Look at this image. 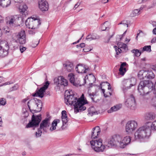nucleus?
<instances>
[{"label":"nucleus","mask_w":156,"mask_h":156,"mask_svg":"<svg viewBox=\"0 0 156 156\" xmlns=\"http://www.w3.org/2000/svg\"><path fill=\"white\" fill-rule=\"evenodd\" d=\"M27 104L30 111L33 114L40 112L41 110L42 103L41 100L35 98L28 101Z\"/></svg>","instance_id":"nucleus-4"},{"label":"nucleus","mask_w":156,"mask_h":156,"mask_svg":"<svg viewBox=\"0 0 156 156\" xmlns=\"http://www.w3.org/2000/svg\"><path fill=\"white\" fill-rule=\"evenodd\" d=\"M92 49L89 48H88L86 47L83 49V51L84 52H88L92 50Z\"/></svg>","instance_id":"nucleus-48"},{"label":"nucleus","mask_w":156,"mask_h":156,"mask_svg":"<svg viewBox=\"0 0 156 156\" xmlns=\"http://www.w3.org/2000/svg\"><path fill=\"white\" fill-rule=\"evenodd\" d=\"M79 82L77 81V82L75 83V85H79V86H81L84 85L86 83V79H80Z\"/></svg>","instance_id":"nucleus-33"},{"label":"nucleus","mask_w":156,"mask_h":156,"mask_svg":"<svg viewBox=\"0 0 156 156\" xmlns=\"http://www.w3.org/2000/svg\"><path fill=\"white\" fill-rule=\"evenodd\" d=\"M10 3V0H0V6L3 8L7 7Z\"/></svg>","instance_id":"nucleus-22"},{"label":"nucleus","mask_w":156,"mask_h":156,"mask_svg":"<svg viewBox=\"0 0 156 156\" xmlns=\"http://www.w3.org/2000/svg\"><path fill=\"white\" fill-rule=\"evenodd\" d=\"M80 44V48H83L85 46V44L84 43H82Z\"/></svg>","instance_id":"nucleus-63"},{"label":"nucleus","mask_w":156,"mask_h":156,"mask_svg":"<svg viewBox=\"0 0 156 156\" xmlns=\"http://www.w3.org/2000/svg\"><path fill=\"white\" fill-rule=\"evenodd\" d=\"M130 86H129V87L128 88H130L132 87L135 85L136 83V79H130Z\"/></svg>","instance_id":"nucleus-39"},{"label":"nucleus","mask_w":156,"mask_h":156,"mask_svg":"<svg viewBox=\"0 0 156 156\" xmlns=\"http://www.w3.org/2000/svg\"><path fill=\"white\" fill-rule=\"evenodd\" d=\"M155 75L153 72L150 71L149 72L146 74V78H154Z\"/></svg>","instance_id":"nucleus-38"},{"label":"nucleus","mask_w":156,"mask_h":156,"mask_svg":"<svg viewBox=\"0 0 156 156\" xmlns=\"http://www.w3.org/2000/svg\"><path fill=\"white\" fill-rule=\"evenodd\" d=\"M80 79H69L70 81V83L73 84L74 86H79V85H75V83H77V81H79Z\"/></svg>","instance_id":"nucleus-40"},{"label":"nucleus","mask_w":156,"mask_h":156,"mask_svg":"<svg viewBox=\"0 0 156 156\" xmlns=\"http://www.w3.org/2000/svg\"><path fill=\"white\" fill-rule=\"evenodd\" d=\"M5 32V33H8L9 31V27H7L6 26L5 27H4L3 28Z\"/></svg>","instance_id":"nucleus-50"},{"label":"nucleus","mask_w":156,"mask_h":156,"mask_svg":"<svg viewBox=\"0 0 156 156\" xmlns=\"http://www.w3.org/2000/svg\"><path fill=\"white\" fill-rule=\"evenodd\" d=\"M60 120L58 119L54 120L52 123L51 126L50 127V130L52 131L56 129V126H57V123L59 122Z\"/></svg>","instance_id":"nucleus-25"},{"label":"nucleus","mask_w":156,"mask_h":156,"mask_svg":"<svg viewBox=\"0 0 156 156\" xmlns=\"http://www.w3.org/2000/svg\"><path fill=\"white\" fill-rule=\"evenodd\" d=\"M6 104V100L5 99L2 98L0 100V105H4Z\"/></svg>","instance_id":"nucleus-46"},{"label":"nucleus","mask_w":156,"mask_h":156,"mask_svg":"<svg viewBox=\"0 0 156 156\" xmlns=\"http://www.w3.org/2000/svg\"><path fill=\"white\" fill-rule=\"evenodd\" d=\"M121 108V105H116L112 107L110 109L108 110V113H111L119 110Z\"/></svg>","instance_id":"nucleus-28"},{"label":"nucleus","mask_w":156,"mask_h":156,"mask_svg":"<svg viewBox=\"0 0 156 156\" xmlns=\"http://www.w3.org/2000/svg\"><path fill=\"white\" fill-rule=\"evenodd\" d=\"M127 31V29L125 31V32L123 33V34L122 35H120V36H121V37H120V40H121V39H122V37L124 36H125V34L126 33Z\"/></svg>","instance_id":"nucleus-58"},{"label":"nucleus","mask_w":156,"mask_h":156,"mask_svg":"<svg viewBox=\"0 0 156 156\" xmlns=\"http://www.w3.org/2000/svg\"><path fill=\"white\" fill-rule=\"evenodd\" d=\"M126 105L131 109H134L135 106V100L133 94H131L129 97L125 101Z\"/></svg>","instance_id":"nucleus-13"},{"label":"nucleus","mask_w":156,"mask_h":156,"mask_svg":"<svg viewBox=\"0 0 156 156\" xmlns=\"http://www.w3.org/2000/svg\"><path fill=\"white\" fill-rule=\"evenodd\" d=\"M156 117V115L153 113H148L146 116V119L148 120L154 119Z\"/></svg>","instance_id":"nucleus-31"},{"label":"nucleus","mask_w":156,"mask_h":156,"mask_svg":"<svg viewBox=\"0 0 156 156\" xmlns=\"http://www.w3.org/2000/svg\"><path fill=\"white\" fill-rule=\"evenodd\" d=\"M102 90L103 92V93L104 94V96L105 97H107L108 96L104 93L105 92V90L104 89H102Z\"/></svg>","instance_id":"nucleus-62"},{"label":"nucleus","mask_w":156,"mask_h":156,"mask_svg":"<svg viewBox=\"0 0 156 156\" xmlns=\"http://www.w3.org/2000/svg\"><path fill=\"white\" fill-rule=\"evenodd\" d=\"M40 20L37 17H33L28 18L26 21L25 24L27 27L29 29H36L40 25Z\"/></svg>","instance_id":"nucleus-6"},{"label":"nucleus","mask_w":156,"mask_h":156,"mask_svg":"<svg viewBox=\"0 0 156 156\" xmlns=\"http://www.w3.org/2000/svg\"><path fill=\"white\" fill-rule=\"evenodd\" d=\"M131 140V137L126 136L122 138V136L119 134H115L108 139L105 145L102 144V140L101 139L98 140H92L90 144L92 149L97 152H103L104 151L105 145L109 148L113 146H119L121 148H124L129 144Z\"/></svg>","instance_id":"nucleus-1"},{"label":"nucleus","mask_w":156,"mask_h":156,"mask_svg":"<svg viewBox=\"0 0 156 156\" xmlns=\"http://www.w3.org/2000/svg\"><path fill=\"white\" fill-rule=\"evenodd\" d=\"M41 130V129L40 128V127L38 129L37 131L35 133V136L36 137H39L41 136L42 133V132Z\"/></svg>","instance_id":"nucleus-41"},{"label":"nucleus","mask_w":156,"mask_h":156,"mask_svg":"<svg viewBox=\"0 0 156 156\" xmlns=\"http://www.w3.org/2000/svg\"><path fill=\"white\" fill-rule=\"evenodd\" d=\"M130 81V79H126V81L127 83V84H126L127 86H130L131 83Z\"/></svg>","instance_id":"nucleus-49"},{"label":"nucleus","mask_w":156,"mask_h":156,"mask_svg":"<svg viewBox=\"0 0 156 156\" xmlns=\"http://www.w3.org/2000/svg\"><path fill=\"white\" fill-rule=\"evenodd\" d=\"M62 115L63 125H64V124H66L68 122L66 111L65 110L62 111Z\"/></svg>","instance_id":"nucleus-23"},{"label":"nucleus","mask_w":156,"mask_h":156,"mask_svg":"<svg viewBox=\"0 0 156 156\" xmlns=\"http://www.w3.org/2000/svg\"><path fill=\"white\" fill-rule=\"evenodd\" d=\"M151 51V46L150 45L144 46L142 48L141 50L142 52L144 51H146L147 52H150Z\"/></svg>","instance_id":"nucleus-37"},{"label":"nucleus","mask_w":156,"mask_h":156,"mask_svg":"<svg viewBox=\"0 0 156 156\" xmlns=\"http://www.w3.org/2000/svg\"><path fill=\"white\" fill-rule=\"evenodd\" d=\"M153 34H156V27L153 30Z\"/></svg>","instance_id":"nucleus-64"},{"label":"nucleus","mask_w":156,"mask_h":156,"mask_svg":"<svg viewBox=\"0 0 156 156\" xmlns=\"http://www.w3.org/2000/svg\"><path fill=\"white\" fill-rule=\"evenodd\" d=\"M122 84H124V86H127L126 84H127V83L126 81V79H124L123 81H122Z\"/></svg>","instance_id":"nucleus-59"},{"label":"nucleus","mask_w":156,"mask_h":156,"mask_svg":"<svg viewBox=\"0 0 156 156\" xmlns=\"http://www.w3.org/2000/svg\"><path fill=\"white\" fill-rule=\"evenodd\" d=\"M109 23L108 21H106L104 23L101 25V30L102 31H105L107 29L108 30L109 29Z\"/></svg>","instance_id":"nucleus-32"},{"label":"nucleus","mask_w":156,"mask_h":156,"mask_svg":"<svg viewBox=\"0 0 156 156\" xmlns=\"http://www.w3.org/2000/svg\"><path fill=\"white\" fill-rule=\"evenodd\" d=\"M156 42V37L153 38L151 41V43H154Z\"/></svg>","instance_id":"nucleus-56"},{"label":"nucleus","mask_w":156,"mask_h":156,"mask_svg":"<svg viewBox=\"0 0 156 156\" xmlns=\"http://www.w3.org/2000/svg\"><path fill=\"white\" fill-rule=\"evenodd\" d=\"M7 24L11 27L19 26L24 21L23 17L19 15L8 16L6 18Z\"/></svg>","instance_id":"nucleus-5"},{"label":"nucleus","mask_w":156,"mask_h":156,"mask_svg":"<svg viewBox=\"0 0 156 156\" xmlns=\"http://www.w3.org/2000/svg\"><path fill=\"white\" fill-rule=\"evenodd\" d=\"M126 65L125 62H123L121 65L120 68L119 69V74L123 76L126 71V68H123Z\"/></svg>","instance_id":"nucleus-24"},{"label":"nucleus","mask_w":156,"mask_h":156,"mask_svg":"<svg viewBox=\"0 0 156 156\" xmlns=\"http://www.w3.org/2000/svg\"><path fill=\"white\" fill-rule=\"evenodd\" d=\"M49 83L48 81H46L45 82V83L44 84L43 86L41 87L42 89H43L45 91V90L48 88V87L49 85Z\"/></svg>","instance_id":"nucleus-43"},{"label":"nucleus","mask_w":156,"mask_h":156,"mask_svg":"<svg viewBox=\"0 0 156 156\" xmlns=\"http://www.w3.org/2000/svg\"><path fill=\"white\" fill-rule=\"evenodd\" d=\"M118 45L119 48L125 51H126L128 50V47L126 44L120 42L118 43Z\"/></svg>","instance_id":"nucleus-27"},{"label":"nucleus","mask_w":156,"mask_h":156,"mask_svg":"<svg viewBox=\"0 0 156 156\" xmlns=\"http://www.w3.org/2000/svg\"><path fill=\"white\" fill-rule=\"evenodd\" d=\"M132 53L134 54V56L139 57L141 54L142 51H140L139 50L137 49H134L131 51Z\"/></svg>","instance_id":"nucleus-35"},{"label":"nucleus","mask_w":156,"mask_h":156,"mask_svg":"<svg viewBox=\"0 0 156 156\" xmlns=\"http://www.w3.org/2000/svg\"><path fill=\"white\" fill-rule=\"evenodd\" d=\"M28 7L26 5H23L20 6L19 10L20 13L22 14L23 16H25L27 14V9Z\"/></svg>","instance_id":"nucleus-19"},{"label":"nucleus","mask_w":156,"mask_h":156,"mask_svg":"<svg viewBox=\"0 0 156 156\" xmlns=\"http://www.w3.org/2000/svg\"><path fill=\"white\" fill-rule=\"evenodd\" d=\"M68 77L69 78H74L75 75L73 73H70L68 75Z\"/></svg>","instance_id":"nucleus-52"},{"label":"nucleus","mask_w":156,"mask_h":156,"mask_svg":"<svg viewBox=\"0 0 156 156\" xmlns=\"http://www.w3.org/2000/svg\"><path fill=\"white\" fill-rule=\"evenodd\" d=\"M72 91L66 90L65 95V102L67 105H73L74 106V111L76 113L85 110L86 107L84 105L87 103V100L84 99V95L82 94L81 97L77 99L76 97L74 96V94H71Z\"/></svg>","instance_id":"nucleus-2"},{"label":"nucleus","mask_w":156,"mask_h":156,"mask_svg":"<svg viewBox=\"0 0 156 156\" xmlns=\"http://www.w3.org/2000/svg\"><path fill=\"white\" fill-rule=\"evenodd\" d=\"M26 49V48L25 47H21V46L20 47V50L21 53H23Z\"/></svg>","instance_id":"nucleus-53"},{"label":"nucleus","mask_w":156,"mask_h":156,"mask_svg":"<svg viewBox=\"0 0 156 156\" xmlns=\"http://www.w3.org/2000/svg\"><path fill=\"white\" fill-rule=\"evenodd\" d=\"M129 86H123V87H122V90H123V92H124V94L125 97V98H126V95H125V93L127 91V90L128 89H130V88H129Z\"/></svg>","instance_id":"nucleus-45"},{"label":"nucleus","mask_w":156,"mask_h":156,"mask_svg":"<svg viewBox=\"0 0 156 156\" xmlns=\"http://www.w3.org/2000/svg\"><path fill=\"white\" fill-rule=\"evenodd\" d=\"M99 37L96 34H93L88 35L86 38V39L88 41H91L93 40H95L98 39Z\"/></svg>","instance_id":"nucleus-30"},{"label":"nucleus","mask_w":156,"mask_h":156,"mask_svg":"<svg viewBox=\"0 0 156 156\" xmlns=\"http://www.w3.org/2000/svg\"><path fill=\"white\" fill-rule=\"evenodd\" d=\"M90 89L89 88V89H88V94L89 96L90 97V98L91 99L92 101H94V99L93 97L96 94L94 92L91 93L90 92Z\"/></svg>","instance_id":"nucleus-42"},{"label":"nucleus","mask_w":156,"mask_h":156,"mask_svg":"<svg viewBox=\"0 0 156 156\" xmlns=\"http://www.w3.org/2000/svg\"><path fill=\"white\" fill-rule=\"evenodd\" d=\"M146 123L150 126V129L156 130V120L154 121L152 123L151 122H147Z\"/></svg>","instance_id":"nucleus-29"},{"label":"nucleus","mask_w":156,"mask_h":156,"mask_svg":"<svg viewBox=\"0 0 156 156\" xmlns=\"http://www.w3.org/2000/svg\"><path fill=\"white\" fill-rule=\"evenodd\" d=\"M151 23L154 27L156 26V22L154 21H152Z\"/></svg>","instance_id":"nucleus-61"},{"label":"nucleus","mask_w":156,"mask_h":156,"mask_svg":"<svg viewBox=\"0 0 156 156\" xmlns=\"http://www.w3.org/2000/svg\"><path fill=\"white\" fill-rule=\"evenodd\" d=\"M100 129L99 126H97L94 128L91 133V137L92 139H94L98 137L100 133Z\"/></svg>","instance_id":"nucleus-16"},{"label":"nucleus","mask_w":156,"mask_h":156,"mask_svg":"<svg viewBox=\"0 0 156 156\" xmlns=\"http://www.w3.org/2000/svg\"><path fill=\"white\" fill-rule=\"evenodd\" d=\"M151 133L150 126L146 123L145 125L139 127L135 133L136 139L140 140L148 138Z\"/></svg>","instance_id":"nucleus-3"},{"label":"nucleus","mask_w":156,"mask_h":156,"mask_svg":"<svg viewBox=\"0 0 156 156\" xmlns=\"http://www.w3.org/2000/svg\"><path fill=\"white\" fill-rule=\"evenodd\" d=\"M143 9V7H141L138 9H134L133 11L131 13L130 15L132 17H134L139 15L140 13V11Z\"/></svg>","instance_id":"nucleus-26"},{"label":"nucleus","mask_w":156,"mask_h":156,"mask_svg":"<svg viewBox=\"0 0 156 156\" xmlns=\"http://www.w3.org/2000/svg\"><path fill=\"white\" fill-rule=\"evenodd\" d=\"M146 73L144 71V70L140 71L138 74V76L140 78H144V77H146Z\"/></svg>","instance_id":"nucleus-34"},{"label":"nucleus","mask_w":156,"mask_h":156,"mask_svg":"<svg viewBox=\"0 0 156 156\" xmlns=\"http://www.w3.org/2000/svg\"><path fill=\"white\" fill-rule=\"evenodd\" d=\"M63 66L64 68L68 72L72 71L73 69V64L70 62H67L63 64Z\"/></svg>","instance_id":"nucleus-18"},{"label":"nucleus","mask_w":156,"mask_h":156,"mask_svg":"<svg viewBox=\"0 0 156 156\" xmlns=\"http://www.w3.org/2000/svg\"><path fill=\"white\" fill-rule=\"evenodd\" d=\"M119 25H121V27L122 28L126 27H128L127 21L126 20H123L119 24Z\"/></svg>","instance_id":"nucleus-36"},{"label":"nucleus","mask_w":156,"mask_h":156,"mask_svg":"<svg viewBox=\"0 0 156 156\" xmlns=\"http://www.w3.org/2000/svg\"><path fill=\"white\" fill-rule=\"evenodd\" d=\"M9 48L8 43L6 41H2L0 42V57H4L8 55Z\"/></svg>","instance_id":"nucleus-10"},{"label":"nucleus","mask_w":156,"mask_h":156,"mask_svg":"<svg viewBox=\"0 0 156 156\" xmlns=\"http://www.w3.org/2000/svg\"><path fill=\"white\" fill-rule=\"evenodd\" d=\"M4 22V18L1 15H0V23H3Z\"/></svg>","instance_id":"nucleus-55"},{"label":"nucleus","mask_w":156,"mask_h":156,"mask_svg":"<svg viewBox=\"0 0 156 156\" xmlns=\"http://www.w3.org/2000/svg\"><path fill=\"white\" fill-rule=\"evenodd\" d=\"M39 6L40 9L42 11H47L48 9V2L45 0H41L39 2Z\"/></svg>","instance_id":"nucleus-15"},{"label":"nucleus","mask_w":156,"mask_h":156,"mask_svg":"<svg viewBox=\"0 0 156 156\" xmlns=\"http://www.w3.org/2000/svg\"><path fill=\"white\" fill-rule=\"evenodd\" d=\"M18 87L17 85H15L14 86H13L12 87V90H16L18 89Z\"/></svg>","instance_id":"nucleus-54"},{"label":"nucleus","mask_w":156,"mask_h":156,"mask_svg":"<svg viewBox=\"0 0 156 156\" xmlns=\"http://www.w3.org/2000/svg\"><path fill=\"white\" fill-rule=\"evenodd\" d=\"M83 35L81 37L79 40H78L77 41L73 42V44H77V43H79V42L82 39V37H83Z\"/></svg>","instance_id":"nucleus-57"},{"label":"nucleus","mask_w":156,"mask_h":156,"mask_svg":"<svg viewBox=\"0 0 156 156\" xmlns=\"http://www.w3.org/2000/svg\"><path fill=\"white\" fill-rule=\"evenodd\" d=\"M97 113V112H96L90 111L87 114V115L89 116H92L93 115L96 114Z\"/></svg>","instance_id":"nucleus-47"},{"label":"nucleus","mask_w":156,"mask_h":156,"mask_svg":"<svg viewBox=\"0 0 156 156\" xmlns=\"http://www.w3.org/2000/svg\"><path fill=\"white\" fill-rule=\"evenodd\" d=\"M153 85V83L151 80L142 81L138 86V90H139L142 94L144 93V90L151 91L154 88Z\"/></svg>","instance_id":"nucleus-8"},{"label":"nucleus","mask_w":156,"mask_h":156,"mask_svg":"<svg viewBox=\"0 0 156 156\" xmlns=\"http://www.w3.org/2000/svg\"><path fill=\"white\" fill-rule=\"evenodd\" d=\"M35 29H31V30H29V33L30 34H35Z\"/></svg>","instance_id":"nucleus-51"},{"label":"nucleus","mask_w":156,"mask_h":156,"mask_svg":"<svg viewBox=\"0 0 156 156\" xmlns=\"http://www.w3.org/2000/svg\"><path fill=\"white\" fill-rule=\"evenodd\" d=\"M80 5V3L78 2L74 6V8H77Z\"/></svg>","instance_id":"nucleus-60"},{"label":"nucleus","mask_w":156,"mask_h":156,"mask_svg":"<svg viewBox=\"0 0 156 156\" xmlns=\"http://www.w3.org/2000/svg\"><path fill=\"white\" fill-rule=\"evenodd\" d=\"M138 126L137 122L134 120L128 121L126 125V131L128 133H130L137 128Z\"/></svg>","instance_id":"nucleus-11"},{"label":"nucleus","mask_w":156,"mask_h":156,"mask_svg":"<svg viewBox=\"0 0 156 156\" xmlns=\"http://www.w3.org/2000/svg\"><path fill=\"white\" fill-rule=\"evenodd\" d=\"M16 39L20 44H25L26 42V35L24 30H22L16 35Z\"/></svg>","instance_id":"nucleus-14"},{"label":"nucleus","mask_w":156,"mask_h":156,"mask_svg":"<svg viewBox=\"0 0 156 156\" xmlns=\"http://www.w3.org/2000/svg\"><path fill=\"white\" fill-rule=\"evenodd\" d=\"M60 83L59 79H54L55 83H58V84H60L61 85L66 86L68 85V81L66 79H60Z\"/></svg>","instance_id":"nucleus-17"},{"label":"nucleus","mask_w":156,"mask_h":156,"mask_svg":"<svg viewBox=\"0 0 156 156\" xmlns=\"http://www.w3.org/2000/svg\"><path fill=\"white\" fill-rule=\"evenodd\" d=\"M51 119V116L47 115V117L43 120L40 124V128L45 132H47V129L50 125V121Z\"/></svg>","instance_id":"nucleus-12"},{"label":"nucleus","mask_w":156,"mask_h":156,"mask_svg":"<svg viewBox=\"0 0 156 156\" xmlns=\"http://www.w3.org/2000/svg\"><path fill=\"white\" fill-rule=\"evenodd\" d=\"M140 95L143 97V98L146 100H148L150 98V96L148 94L150 91H147V90H144V93L142 94V93L140 92L139 90H138Z\"/></svg>","instance_id":"nucleus-21"},{"label":"nucleus","mask_w":156,"mask_h":156,"mask_svg":"<svg viewBox=\"0 0 156 156\" xmlns=\"http://www.w3.org/2000/svg\"><path fill=\"white\" fill-rule=\"evenodd\" d=\"M114 48L115 49L117 55H119V53H121L122 49L119 47H117L116 46H114Z\"/></svg>","instance_id":"nucleus-44"},{"label":"nucleus","mask_w":156,"mask_h":156,"mask_svg":"<svg viewBox=\"0 0 156 156\" xmlns=\"http://www.w3.org/2000/svg\"><path fill=\"white\" fill-rule=\"evenodd\" d=\"M45 92V90L41 88H40V89L37 90L36 92L33 95L34 97L38 96L41 98H42L44 96V93Z\"/></svg>","instance_id":"nucleus-20"},{"label":"nucleus","mask_w":156,"mask_h":156,"mask_svg":"<svg viewBox=\"0 0 156 156\" xmlns=\"http://www.w3.org/2000/svg\"><path fill=\"white\" fill-rule=\"evenodd\" d=\"M42 119L41 115L39 114L38 115H35L34 114L32 115L31 121H29V122L26 125V128L34 127L38 126L39 124Z\"/></svg>","instance_id":"nucleus-9"},{"label":"nucleus","mask_w":156,"mask_h":156,"mask_svg":"<svg viewBox=\"0 0 156 156\" xmlns=\"http://www.w3.org/2000/svg\"><path fill=\"white\" fill-rule=\"evenodd\" d=\"M76 72L79 73L83 74V75L85 76L84 78H88L89 77L92 78H95L94 76L92 73H88L86 74L90 71V69L85 65L83 64H79L77 65L75 68Z\"/></svg>","instance_id":"nucleus-7"}]
</instances>
